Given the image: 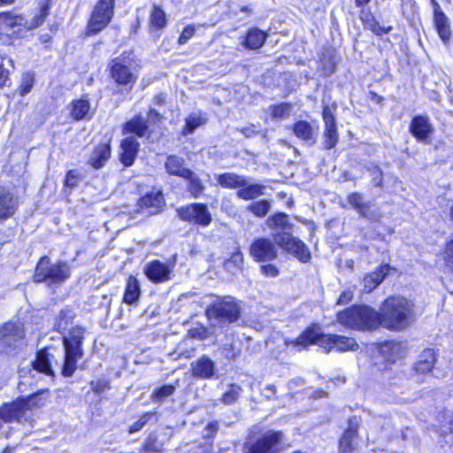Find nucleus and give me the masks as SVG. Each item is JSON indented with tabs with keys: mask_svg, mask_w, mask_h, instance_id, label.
<instances>
[{
	"mask_svg": "<svg viewBox=\"0 0 453 453\" xmlns=\"http://www.w3.org/2000/svg\"><path fill=\"white\" fill-rule=\"evenodd\" d=\"M184 163V158L175 155H171L167 157L165 167L169 174L183 178L190 170L183 166Z\"/></svg>",
	"mask_w": 453,
	"mask_h": 453,
	"instance_id": "36",
	"label": "nucleus"
},
{
	"mask_svg": "<svg viewBox=\"0 0 453 453\" xmlns=\"http://www.w3.org/2000/svg\"><path fill=\"white\" fill-rule=\"evenodd\" d=\"M18 208V197L10 190L0 187V221L9 219Z\"/></svg>",
	"mask_w": 453,
	"mask_h": 453,
	"instance_id": "24",
	"label": "nucleus"
},
{
	"mask_svg": "<svg viewBox=\"0 0 453 453\" xmlns=\"http://www.w3.org/2000/svg\"><path fill=\"white\" fill-rule=\"evenodd\" d=\"M80 180L81 178L77 170H70L65 175V186L70 188H74L79 185Z\"/></svg>",
	"mask_w": 453,
	"mask_h": 453,
	"instance_id": "52",
	"label": "nucleus"
},
{
	"mask_svg": "<svg viewBox=\"0 0 453 453\" xmlns=\"http://www.w3.org/2000/svg\"><path fill=\"white\" fill-rule=\"evenodd\" d=\"M183 179L188 181L187 190L192 197L198 198L203 194L205 185L195 172L189 170Z\"/></svg>",
	"mask_w": 453,
	"mask_h": 453,
	"instance_id": "34",
	"label": "nucleus"
},
{
	"mask_svg": "<svg viewBox=\"0 0 453 453\" xmlns=\"http://www.w3.org/2000/svg\"><path fill=\"white\" fill-rule=\"evenodd\" d=\"M445 259L447 263L453 268V238L446 244Z\"/></svg>",
	"mask_w": 453,
	"mask_h": 453,
	"instance_id": "61",
	"label": "nucleus"
},
{
	"mask_svg": "<svg viewBox=\"0 0 453 453\" xmlns=\"http://www.w3.org/2000/svg\"><path fill=\"white\" fill-rule=\"evenodd\" d=\"M52 0H36V12L31 20L15 11L0 12V35L22 37L42 26L50 14Z\"/></svg>",
	"mask_w": 453,
	"mask_h": 453,
	"instance_id": "1",
	"label": "nucleus"
},
{
	"mask_svg": "<svg viewBox=\"0 0 453 453\" xmlns=\"http://www.w3.org/2000/svg\"><path fill=\"white\" fill-rule=\"evenodd\" d=\"M434 24L441 41L448 44L451 39V29L448 17L445 13L434 15Z\"/></svg>",
	"mask_w": 453,
	"mask_h": 453,
	"instance_id": "33",
	"label": "nucleus"
},
{
	"mask_svg": "<svg viewBox=\"0 0 453 453\" xmlns=\"http://www.w3.org/2000/svg\"><path fill=\"white\" fill-rule=\"evenodd\" d=\"M293 132L297 138L303 141L307 145L312 146L318 138L319 127L313 126L306 120H298L293 127Z\"/></svg>",
	"mask_w": 453,
	"mask_h": 453,
	"instance_id": "23",
	"label": "nucleus"
},
{
	"mask_svg": "<svg viewBox=\"0 0 453 453\" xmlns=\"http://www.w3.org/2000/svg\"><path fill=\"white\" fill-rule=\"evenodd\" d=\"M414 304L411 300L393 296L384 300L380 307V326L391 331H402L411 323Z\"/></svg>",
	"mask_w": 453,
	"mask_h": 453,
	"instance_id": "2",
	"label": "nucleus"
},
{
	"mask_svg": "<svg viewBox=\"0 0 453 453\" xmlns=\"http://www.w3.org/2000/svg\"><path fill=\"white\" fill-rule=\"evenodd\" d=\"M41 399L36 395H31L27 399H19L13 403H4L0 409V421L11 422L18 420L20 422L26 418L27 412L33 408L42 406L43 403H39Z\"/></svg>",
	"mask_w": 453,
	"mask_h": 453,
	"instance_id": "9",
	"label": "nucleus"
},
{
	"mask_svg": "<svg viewBox=\"0 0 453 453\" xmlns=\"http://www.w3.org/2000/svg\"><path fill=\"white\" fill-rule=\"evenodd\" d=\"M161 116L160 114L155 111L154 109H150L149 113H148V119L149 120L152 121V122H156V121H158L160 119Z\"/></svg>",
	"mask_w": 453,
	"mask_h": 453,
	"instance_id": "64",
	"label": "nucleus"
},
{
	"mask_svg": "<svg viewBox=\"0 0 453 453\" xmlns=\"http://www.w3.org/2000/svg\"><path fill=\"white\" fill-rule=\"evenodd\" d=\"M219 429V424L218 421H211L209 422L203 431V437L204 439H212L217 434L218 431Z\"/></svg>",
	"mask_w": 453,
	"mask_h": 453,
	"instance_id": "53",
	"label": "nucleus"
},
{
	"mask_svg": "<svg viewBox=\"0 0 453 453\" xmlns=\"http://www.w3.org/2000/svg\"><path fill=\"white\" fill-rule=\"evenodd\" d=\"M140 144L134 136H127L122 140L120 148V161L125 166H131L139 151Z\"/></svg>",
	"mask_w": 453,
	"mask_h": 453,
	"instance_id": "25",
	"label": "nucleus"
},
{
	"mask_svg": "<svg viewBox=\"0 0 453 453\" xmlns=\"http://www.w3.org/2000/svg\"><path fill=\"white\" fill-rule=\"evenodd\" d=\"M290 104H281L279 105H275L272 110V116L275 119H282L289 115L290 112Z\"/></svg>",
	"mask_w": 453,
	"mask_h": 453,
	"instance_id": "51",
	"label": "nucleus"
},
{
	"mask_svg": "<svg viewBox=\"0 0 453 453\" xmlns=\"http://www.w3.org/2000/svg\"><path fill=\"white\" fill-rule=\"evenodd\" d=\"M207 119L203 117L200 113L193 112L188 115L185 119V127L182 130L183 135L192 134L196 128L204 125Z\"/></svg>",
	"mask_w": 453,
	"mask_h": 453,
	"instance_id": "40",
	"label": "nucleus"
},
{
	"mask_svg": "<svg viewBox=\"0 0 453 453\" xmlns=\"http://www.w3.org/2000/svg\"><path fill=\"white\" fill-rule=\"evenodd\" d=\"M195 31H196V29L194 27H192V26L186 27L179 37V43L180 44L187 43L188 41L194 35Z\"/></svg>",
	"mask_w": 453,
	"mask_h": 453,
	"instance_id": "59",
	"label": "nucleus"
},
{
	"mask_svg": "<svg viewBox=\"0 0 453 453\" xmlns=\"http://www.w3.org/2000/svg\"><path fill=\"white\" fill-rule=\"evenodd\" d=\"M34 370L47 376L55 377L51 368L50 355L46 349H41L36 353L35 359L32 363Z\"/></svg>",
	"mask_w": 453,
	"mask_h": 453,
	"instance_id": "30",
	"label": "nucleus"
},
{
	"mask_svg": "<svg viewBox=\"0 0 453 453\" xmlns=\"http://www.w3.org/2000/svg\"><path fill=\"white\" fill-rule=\"evenodd\" d=\"M217 372L216 363L206 355L190 364L191 375L196 379L211 380L217 378Z\"/></svg>",
	"mask_w": 453,
	"mask_h": 453,
	"instance_id": "18",
	"label": "nucleus"
},
{
	"mask_svg": "<svg viewBox=\"0 0 453 453\" xmlns=\"http://www.w3.org/2000/svg\"><path fill=\"white\" fill-rule=\"evenodd\" d=\"M436 360L434 350L426 349L419 355L415 370L419 373H426L432 371Z\"/></svg>",
	"mask_w": 453,
	"mask_h": 453,
	"instance_id": "35",
	"label": "nucleus"
},
{
	"mask_svg": "<svg viewBox=\"0 0 453 453\" xmlns=\"http://www.w3.org/2000/svg\"><path fill=\"white\" fill-rule=\"evenodd\" d=\"M175 391V388L172 385H163L155 389L151 395L154 402L163 403L168 396L172 395Z\"/></svg>",
	"mask_w": 453,
	"mask_h": 453,
	"instance_id": "48",
	"label": "nucleus"
},
{
	"mask_svg": "<svg viewBox=\"0 0 453 453\" xmlns=\"http://www.w3.org/2000/svg\"><path fill=\"white\" fill-rule=\"evenodd\" d=\"M337 321L350 329L373 331L380 325L379 312L367 305H353L338 312Z\"/></svg>",
	"mask_w": 453,
	"mask_h": 453,
	"instance_id": "4",
	"label": "nucleus"
},
{
	"mask_svg": "<svg viewBox=\"0 0 453 453\" xmlns=\"http://www.w3.org/2000/svg\"><path fill=\"white\" fill-rule=\"evenodd\" d=\"M114 14V0H99L94 8L87 27V35H96L111 20Z\"/></svg>",
	"mask_w": 453,
	"mask_h": 453,
	"instance_id": "10",
	"label": "nucleus"
},
{
	"mask_svg": "<svg viewBox=\"0 0 453 453\" xmlns=\"http://www.w3.org/2000/svg\"><path fill=\"white\" fill-rule=\"evenodd\" d=\"M84 332V328L81 326H71L68 334L63 337L65 357L61 374L65 377L73 376L77 369V360L84 355L82 349Z\"/></svg>",
	"mask_w": 453,
	"mask_h": 453,
	"instance_id": "7",
	"label": "nucleus"
},
{
	"mask_svg": "<svg viewBox=\"0 0 453 453\" xmlns=\"http://www.w3.org/2000/svg\"><path fill=\"white\" fill-rule=\"evenodd\" d=\"M291 343L303 348L311 344H318L324 348L327 353L333 348H336L340 351L357 350L358 348V344L354 338L339 334H324L320 327L317 326L307 328Z\"/></svg>",
	"mask_w": 453,
	"mask_h": 453,
	"instance_id": "3",
	"label": "nucleus"
},
{
	"mask_svg": "<svg viewBox=\"0 0 453 453\" xmlns=\"http://www.w3.org/2000/svg\"><path fill=\"white\" fill-rule=\"evenodd\" d=\"M242 264L243 255L240 249H237V250L232 254L230 258L225 262L224 266L226 271L234 274L238 271L242 270Z\"/></svg>",
	"mask_w": 453,
	"mask_h": 453,
	"instance_id": "44",
	"label": "nucleus"
},
{
	"mask_svg": "<svg viewBox=\"0 0 453 453\" xmlns=\"http://www.w3.org/2000/svg\"><path fill=\"white\" fill-rule=\"evenodd\" d=\"M261 273L267 277H276L279 274L278 268L272 264H265L260 266Z\"/></svg>",
	"mask_w": 453,
	"mask_h": 453,
	"instance_id": "60",
	"label": "nucleus"
},
{
	"mask_svg": "<svg viewBox=\"0 0 453 453\" xmlns=\"http://www.w3.org/2000/svg\"><path fill=\"white\" fill-rule=\"evenodd\" d=\"M242 392V389L240 386L236 384H230L219 400L226 405L234 404L241 396Z\"/></svg>",
	"mask_w": 453,
	"mask_h": 453,
	"instance_id": "42",
	"label": "nucleus"
},
{
	"mask_svg": "<svg viewBox=\"0 0 453 453\" xmlns=\"http://www.w3.org/2000/svg\"><path fill=\"white\" fill-rule=\"evenodd\" d=\"M323 120L325 123L324 143L326 150L334 148L338 142V134L335 124V118L329 106L323 108Z\"/></svg>",
	"mask_w": 453,
	"mask_h": 453,
	"instance_id": "21",
	"label": "nucleus"
},
{
	"mask_svg": "<svg viewBox=\"0 0 453 453\" xmlns=\"http://www.w3.org/2000/svg\"><path fill=\"white\" fill-rule=\"evenodd\" d=\"M349 203L364 218H369L367 209L369 204L365 203L364 197L360 193L355 192L348 196Z\"/></svg>",
	"mask_w": 453,
	"mask_h": 453,
	"instance_id": "41",
	"label": "nucleus"
},
{
	"mask_svg": "<svg viewBox=\"0 0 453 453\" xmlns=\"http://www.w3.org/2000/svg\"><path fill=\"white\" fill-rule=\"evenodd\" d=\"M372 184L377 188L383 187V172L377 165H371L366 167Z\"/></svg>",
	"mask_w": 453,
	"mask_h": 453,
	"instance_id": "49",
	"label": "nucleus"
},
{
	"mask_svg": "<svg viewBox=\"0 0 453 453\" xmlns=\"http://www.w3.org/2000/svg\"><path fill=\"white\" fill-rule=\"evenodd\" d=\"M320 63H321V72H322L323 75L328 76L334 72L335 63L333 61V59L331 58L326 59V57H324L323 58L320 59Z\"/></svg>",
	"mask_w": 453,
	"mask_h": 453,
	"instance_id": "54",
	"label": "nucleus"
},
{
	"mask_svg": "<svg viewBox=\"0 0 453 453\" xmlns=\"http://www.w3.org/2000/svg\"><path fill=\"white\" fill-rule=\"evenodd\" d=\"M235 129L237 132H240L242 134H243L246 138L253 137L260 133V131L257 130L256 126L253 124L246 127H236Z\"/></svg>",
	"mask_w": 453,
	"mask_h": 453,
	"instance_id": "58",
	"label": "nucleus"
},
{
	"mask_svg": "<svg viewBox=\"0 0 453 453\" xmlns=\"http://www.w3.org/2000/svg\"><path fill=\"white\" fill-rule=\"evenodd\" d=\"M24 337L22 326L16 323H6L0 327V352L12 353L23 345Z\"/></svg>",
	"mask_w": 453,
	"mask_h": 453,
	"instance_id": "11",
	"label": "nucleus"
},
{
	"mask_svg": "<svg viewBox=\"0 0 453 453\" xmlns=\"http://www.w3.org/2000/svg\"><path fill=\"white\" fill-rule=\"evenodd\" d=\"M111 157V147L108 143H100L95 147L89 157L88 164L95 169L102 168Z\"/></svg>",
	"mask_w": 453,
	"mask_h": 453,
	"instance_id": "26",
	"label": "nucleus"
},
{
	"mask_svg": "<svg viewBox=\"0 0 453 453\" xmlns=\"http://www.w3.org/2000/svg\"><path fill=\"white\" fill-rule=\"evenodd\" d=\"M242 314V302L231 296H218L206 310L213 326L226 327L237 322Z\"/></svg>",
	"mask_w": 453,
	"mask_h": 453,
	"instance_id": "5",
	"label": "nucleus"
},
{
	"mask_svg": "<svg viewBox=\"0 0 453 453\" xmlns=\"http://www.w3.org/2000/svg\"><path fill=\"white\" fill-rule=\"evenodd\" d=\"M353 295L351 292H342L338 298L337 304L343 305L351 301Z\"/></svg>",
	"mask_w": 453,
	"mask_h": 453,
	"instance_id": "63",
	"label": "nucleus"
},
{
	"mask_svg": "<svg viewBox=\"0 0 453 453\" xmlns=\"http://www.w3.org/2000/svg\"><path fill=\"white\" fill-rule=\"evenodd\" d=\"M6 60L8 64L13 67L12 60L11 58H3L2 63L0 64V88H3L7 85L9 81L8 78V71L4 67V61Z\"/></svg>",
	"mask_w": 453,
	"mask_h": 453,
	"instance_id": "57",
	"label": "nucleus"
},
{
	"mask_svg": "<svg viewBox=\"0 0 453 453\" xmlns=\"http://www.w3.org/2000/svg\"><path fill=\"white\" fill-rule=\"evenodd\" d=\"M389 269V265L386 264L381 265L378 270L367 274L363 280L364 291L365 293L372 292L385 279Z\"/></svg>",
	"mask_w": 453,
	"mask_h": 453,
	"instance_id": "27",
	"label": "nucleus"
},
{
	"mask_svg": "<svg viewBox=\"0 0 453 453\" xmlns=\"http://www.w3.org/2000/svg\"><path fill=\"white\" fill-rule=\"evenodd\" d=\"M277 243L266 237L256 238L249 248L250 257L255 262L267 263L278 257Z\"/></svg>",
	"mask_w": 453,
	"mask_h": 453,
	"instance_id": "13",
	"label": "nucleus"
},
{
	"mask_svg": "<svg viewBox=\"0 0 453 453\" xmlns=\"http://www.w3.org/2000/svg\"><path fill=\"white\" fill-rule=\"evenodd\" d=\"M111 74L115 82L121 86L132 87L137 77L131 72L130 67L124 63L122 58H116L111 62Z\"/></svg>",
	"mask_w": 453,
	"mask_h": 453,
	"instance_id": "16",
	"label": "nucleus"
},
{
	"mask_svg": "<svg viewBox=\"0 0 453 453\" xmlns=\"http://www.w3.org/2000/svg\"><path fill=\"white\" fill-rule=\"evenodd\" d=\"M284 434L269 430L258 437H250L243 443V453H278L282 448Z\"/></svg>",
	"mask_w": 453,
	"mask_h": 453,
	"instance_id": "8",
	"label": "nucleus"
},
{
	"mask_svg": "<svg viewBox=\"0 0 453 453\" xmlns=\"http://www.w3.org/2000/svg\"><path fill=\"white\" fill-rule=\"evenodd\" d=\"M139 211L146 215L157 214L165 206V199L159 189L152 188L138 201Z\"/></svg>",
	"mask_w": 453,
	"mask_h": 453,
	"instance_id": "17",
	"label": "nucleus"
},
{
	"mask_svg": "<svg viewBox=\"0 0 453 453\" xmlns=\"http://www.w3.org/2000/svg\"><path fill=\"white\" fill-rule=\"evenodd\" d=\"M178 217L192 224L207 226L211 224V214L205 203H194L176 210Z\"/></svg>",
	"mask_w": 453,
	"mask_h": 453,
	"instance_id": "12",
	"label": "nucleus"
},
{
	"mask_svg": "<svg viewBox=\"0 0 453 453\" xmlns=\"http://www.w3.org/2000/svg\"><path fill=\"white\" fill-rule=\"evenodd\" d=\"M155 412H146L137 421L129 427V433H135L141 430L152 418H155Z\"/></svg>",
	"mask_w": 453,
	"mask_h": 453,
	"instance_id": "50",
	"label": "nucleus"
},
{
	"mask_svg": "<svg viewBox=\"0 0 453 453\" xmlns=\"http://www.w3.org/2000/svg\"><path fill=\"white\" fill-rule=\"evenodd\" d=\"M34 85V77L27 74L23 77L22 83L19 86V93L21 96L27 94Z\"/></svg>",
	"mask_w": 453,
	"mask_h": 453,
	"instance_id": "56",
	"label": "nucleus"
},
{
	"mask_svg": "<svg viewBox=\"0 0 453 453\" xmlns=\"http://www.w3.org/2000/svg\"><path fill=\"white\" fill-rule=\"evenodd\" d=\"M360 18L365 26L378 36L388 34L393 29L392 27H381L375 18L368 12H366L362 11Z\"/></svg>",
	"mask_w": 453,
	"mask_h": 453,
	"instance_id": "39",
	"label": "nucleus"
},
{
	"mask_svg": "<svg viewBox=\"0 0 453 453\" xmlns=\"http://www.w3.org/2000/svg\"><path fill=\"white\" fill-rule=\"evenodd\" d=\"M90 109V104L86 99H80L73 103L72 117L81 120L86 117Z\"/></svg>",
	"mask_w": 453,
	"mask_h": 453,
	"instance_id": "45",
	"label": "nucleus"
},
{
	"mask_svg": "<svg viewBox=\"0 0 453 453\" xmlns=\"http://www.w3.org/2000/svg\"><path fill=\"white\" fill-rule=\"evenodd\" d=\"M267 226L272 230L274 242L283 243L284 239L293 233V225L288 220V216L284 212H278L266 219Z\"/></svg>",
	"mask_w": 453,
	"mask_h": 453,
	"instance_id": "14",
	"label": "nucleus"
},
{
	"mask_svg": "<svg viewBox=\"0 0 453 453\" xmlns=\"http://www.w3.org/2000/svg\"><path fill=\"white\" fill-rule=\"evenodd\" d=\"M91 388L96 394H104L105 391L110 389V382L106 380H98L91 382Z\"/></svg>",
	"mask_w": 453,
	"mask_h": 453,
	"instance_id": "55",
	"label": "nucleus"
},
{
	"mask_svg": "<svg viewBox=\"0 0 453 453\" xmlns=\"http://www.w3.org/2000/svg\"><path fill=\"white\" fill-rule=\"evenodd\" d=\"M215 179L218 184L224 188H239L241 186L245 185V176L239 175L235 173H224L221 174H215Z\"/></svg>",
	"mask_w": 453,
	"mask_h": 453,
	"instance_id": "29",
	"label": "nucleus"
},
{
	"mask_svg": "<svg viewBox=\"0 0 453 453\" xmlns=\"http://www.w3.org/2000/svg\"><path fill=\"white\" fill-rule=\"evenodd\" d=\"M143 273L153 283H162L171 279L172 268L159 260H152L145 265Z\"/></svg>",
	"mask_w": 453,
	"mask_h": 453,
	"instance_id": "20",
	"label": "nucleus"
},
{
	"mask_svg": "<svg viewBox=\"0 0 453 453\" xmlns=\"http://www.w3.org/2000/svg\"><path fill=\"white\" fill-rule=\"evenodd\" d=\"M359 419L357 417L349 418V427L339 440V453H352L357 446Z\"/></svg>",
	"mask_w": 453,
	"mask_h": 453,
	"instance_id": "19",
	"label": "nucleus"
},
{
	"mask_svg": "<svg viewBox=\"0 0 453 453\" xmlns=\"http://www.w3.org/2000/svg\"><path fill=\"white\" fill-rule=\"evenodd\" d=\"M142 450L144 453L162 452L163 443L158 441L156 434H150L144 441Z\"/></svg>",
	"mask_w": 453,
	"mask_h": 453,
	"instance_id": "46",
	"label": "nucleus"
},
{
	"mask_svg": "<svg viewBox=\"0 0 453 453\" xmlns=\"http://www.w3.org/2000/svg\"><path fill=\"white\" fill-rule=\"evenodd\" d=\"M150 21L151 27L156 29H161L163 27H165V26L166 24V18H165V12L158 7H154V9L150 14Z\"/></svg>",
	"mask_w": 453,
	"mask_h": 453,
	"instance_id": "47",
	"label": "nucleus"
},
{
	"mask_svg": "<svg viewBox=\"0 0 453 453\" xmlns=\"http://www.w3.org/2000/svg\"><path fill=\"white\" fill-rule=\"evenodd\" d=\"M263 395L268 400L273 398L276 394V387L273 384L265 387L262 392Z\"/></svg>",
	"mask_w": 453,
	"mask_h": 453,
	"instance_id": "62",
	"label": "nucleus"
},
{
	"mask_svg": "<svg viewBox=\"0 0 453 453\" xmlns=\"http://www.w3.org/2000/svg\"><path fill=\"white\" fill-rule=\"evenodd\" d=\"M148 128V121L142 116H135L125 124L123 133L124 134L131 133L138 137H143L146 135Z\"/></svg>",
	"mask_w": 453,
	"mask_h": 453,
	"instance_id": "32",
	"label": "nucleus"
},
{
	"mask_svg": "<svg viewBox=\"0 0 453 453\" xmlns=\"http://www.w3.org/2000/svg\"><path fill=\"white\" fill-rule=\"evenodd\" d=\"M265 187L258 183H250L248 179L245 177V185L241 186L240 189L237 190L236 196L242 200H255L260 196L265 195Z\"/></svg>",
	"mask_w": 453,
	"mask_h": 453,
	"instance_id": "28",
	"label": "nucleus"
},
{
	"mask_svg": "<svg viewBox=\"0 0 453 453\" xmlns=\"http://www.w3.org/2000/svg\"><path fill=\"white\" fill-rule=\"evenodd\" d=\"M140 296V283L134 276L130 275L127 280L123 301L127 304H134L139 300Z\"/></svg>",
	"mask_w": 453,
	"mask_h": 453,
	"instance_id": "37",
	"label": "nucleus"
},
{
	"mask_svg": "<svg viewBox=\"0 0 453 453\" xmlns=\"http://www.w3.org/2000/svg\"><path fill=\"white\" fill-rule=\"evenodd\" d=\"M248 211H250L258 218H264L271 210V202L265 199H262L249 204L246 208Z\"/></svg>",
	"mask_w": 453,
	"mask_h": 453,
	"instance_id": "43",
	"label": "nucleus"
},
{
	"mask_svg": "<svg viewBox=\"0 0 453 453\" xmlns=\"http://www.w3.org/2000/svg\"><path fill=\"white\" fill-rule=\"evenodd\" d=\"M409 131L419 142L430 143L434 128L427 115L414 116L410 123Z\"/></svg>",
	"mask_w": 453,
	"mask_h": 453,
	"instance_id": "15",
	"label": "nucleus"
},
{
	"mask_svg": "<svg viewBox=\"0 0 453 453\" xmlns=\"http://www.w3.org/2000/svg\"><path fill=\"white\" fill-rule=\"evenodd\" d=\"M70 276L71 267L66 262H52L50 257H42L36 265L34 281L45 283L48 287L55 288L64 284Z\"/></svg>",
	"mask_w": 453,
	"mask_h": 453,
	"instance_id": "6",
	"label": "nucleus"
},
{
	"mask_svg": "<svg viewBox=\"0 0 453 453\" xmlns=\"http://www.w3.org/2000/svg\"><path fill=\"white\" fill-rule=\"evenodd\" d=\"M76 312L74 310L65 307L62 309L56 317L54 328L60 334H65V331L73 325Z\"/></svg>",
	"mask_w": 453,
	"mask_h": 453,
	"instance_id": "31",
	"label": "nucleus"
},
{
	"mask_svg": "<svg viewBox=\"0 0 453 453\" xmlns=\"http://www.w3.org/2000/svg\"><path fill=\"white\" fill-rule=\"evenodd\" d=\"M277 245L293 254L303 263H307L311 259V252L308 247L303 241L294 237L293 234L285 238L283 243H278Z\"/></svg>",
	"mask_w": 453,
	"mask_h": 453,
	"instance_id": "22",
	"label": "nucleus"
},
{
	"mask_svg": "<svg viewBox=\"0 0 453 453\" xmlns=\"http://www.w3.org/2000/svg\"><path fill=\"white\" fill-rule=\"evenodd\" d=\"M266 40V35L258 28L250 29L242 42V44L250 50L260 49Z\"/></svg>",
	"mask_w": 453,
	"mask_h": 453,
	"instance_id": "38",
	"label": "nucleus"
}]
</instances>
